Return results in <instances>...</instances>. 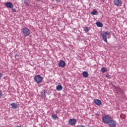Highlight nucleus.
<instances>
[{"label": "nucleus", "mask_w": 127, "mask_h": 127, "mask_svg": "<svg viewBox=\"0 0 127 127\" xmlns=\"http://www.w3.org/2000/svg\"><path fill=\"white\" fill-rule=\"evenodd\" d=\"M11 106L13 109H17L18 108L17 104L15 103H12Z\"/></svg>", "instance_id": "12"}, {"label": "nucleus", "mask_w": 127, "mask_h": 127, "mask_svg": "<svg viewBox=\"0 0 127 127\" xmlns=\"http://www.w3.org/2000/svg\"><path fill=\"white\" fill-rule=\"evenodd\" d=\"M101 37L102 38L103 40L106 43H108L107 35H111V33L110 32L103 31L101 33Z\"/></svg>", "instance_id": "1"}, {"label": "nucleus", "mask_w": 127, "mask_h": 127, "mask_svg": "<svg viewBox=\"0 0 127 127\" xmlns=\"http://www.w3.org/2000/svg\"><path fill=\"white\" fill-rule=\"evenodd\" d=\"M76 123H77V120L74 118L70 119L68 121V125L70 126H74L76 125Z\"/></svg>", "instance_id": "5"}, {"label": "nucleus", "mask_w": 127, "mask_h": 127, "mask_svg": "<svg viewBox=\"0 0 127 127\" xmlns=\"http://www.w3.org/2000/svg\"><path fill=\"white\" fill-rule=\"evenodd\" d=\"M41 96L43 98H45V97H46V96H45V91L41 92Z\"/></svg>", "instance_id": "19"}, {"label": "nucleus", "mask_w": 127, "mask_h": 127, "mask_svg": "<svg viewBox=\"0 0 127 127\" xmlns=\"http://www.w3.org/2000/svg\"><path fill=\"white\" fill-rule=\"evenodd\" d=\"M52 118L53 120H56L58 118V116L57 115V114H53L52 116Z\"/></svg>", "instance_id": "15"}, {"label": "nucleus", "mask_w": 127, "mask_h": 127, "mask_svg": "<svg viewBox=\"0 0 127 127\" xmlns=\"http://www.w3.org/2000/svg\"><path fill=\"white\" fill-rule=\"evenodd\" d=\"M111 76L110 75V74H107L106 75V77L108 78V79H110Z\"/></svg>", "instance_id": "22"}, {"label": "nucleus", "mask_w": 127, "mask_h": 127, "mask_svg": "<svg viewBox=\"0 0 127 127\" xmlns=\"http://www.w3.org/2000/svg\"><path fill=\"white\" fill-rule=\"evenodd\" d=\"M5 5L6 7H8V8H12V7H13V4L10 2H6Z\"/></svg>", "instance_id": "8"}, {"label": "nucleus", "mask_w": 127, "mask_h": 127, "mask_svg": "<svg viewBox=\"0 0 127 127\" xmlns=\"http://www.w3.org/2000/svg\"><path fill=\"white\" fill-rule=\"evenodd\" d=\"M90 30L89 27H85L84 29L85 32H88Z\"/></svg>", "instance_id": "20"}, {"label": "nucleus", "mask_w": 127, "mask_h": 127, "mask_svg": "<svg viewBox=\"0 0 127 127\" xmlns=\"http://www.w3.org/2000/svg\"><path fill=\"white\" fill-rule=\"evenodd\" d=\"M56 89L57 91H62V90H63V87L61 85H58L57 86Z\"/></svg>", "instance_id": "11"}, {"label": "nucleus", "mask_w": 127, "mask_h": 127, "mask_svg": "<svg viewBox=\"0 0 127 127\" xmlns=\"http://www.w3.org/2000/svg\"><path fill=\"white\" fill-rule=\"evenodd\" d=\"M21 32L23 33V36H29L30 34V30L26 27L22 28Z\"/></svg>", "instance_id": "2"}, {"label": "nucleus", "mask_w": 127, "mask_h": 127, "mask_svg": "<svg viewBox=\"0 0 127 127\" xmlns=\"http://www.w3.org/2000/svg\"><path fill=\"white\" fill-rule=\"evenodd\" d=\"M82 75L85 78H88L89 76V73H88L87 71H83L82 72Z\"/></svg>", "instance_id": "13"}, {"label": "nucleus", "mask_w": 127, "mask_h": 127, "mask_svg": "<svg viewBox=\"0 0 127 127\" xmlns=\"http://www.w3.org/2000/svg\"><path fill=\"white\" fill-rule=\"evenodd\" d=\"M22 1H23L24 3H25L26 5H29L28 0H22Z\"/></svg>", "instance_id": "18"}, {"label": "nucleus", "mask_w": 127, "mask_h": 127, "mask_svg": "<svg viewBox=\"0 0 127 127\" xmlns=\"http://www.w3.org/2000/svg\"><path fill=\"white\" fill-rule=\"evenodd\" d=\"M76 127H86L84 125H78L76 126Z\"/></svg>", "instance_id": "23"}, {"label": "nucleus", "mask_w": 127, "mask_h": 127, "mask_svg": "<svg viewBox=\"0 0 127 127\" xmlns=\"http://www.w3.org/2000/svg\"><path fill=\"white\" fill-rule=\"evenodd\" d=\"M114 3L115 5H117V6H120V5H122V0H114Z\"/></svg>", "instance_id": "7"}, {"label": "nucleus", "mask_w": 127, "mask_h": 127, "mask_svg": "<svg viewBox=\"0 0 127 127\" xmlns=\"http://www.w3.org/2000/svg\"><path fill=\"white\" fill-rule=\"evenodd\" d=\"M106 71H107V68H106V67H103L101 68L102 73H106Z\"/></svg>", "instance_id": "16"}, {"label": "nucleus", "mask_w": 127, "mask_h": 127, "mask_svg": "<svg viewBox=\"0 0 127 127\" xmlns=\"http://www.w3.org/2000/svg\"><path fill=\"white\" fill-rule=\"evenodd\" d=\"M91 14H92L93 15H98V13L97 11H91Z\"/></svg>", "instance_id": "17"}, {"label": "nucleus", "mask_w": 127, "mask_h": 127, "mask_svg": "<svg viewBox=\"0 0 127 127\" xmlns=\"http://www.w3.org/2000/svg\"><path fill=\"white\" fill-rule=\"evenodd\" d=\"M109 127H115L116 126H117V122L114 120H111L109 122Z\"/></svg>", "instance_id": "6"}, {"label": "nucleus", "mask_w": 127, "mask_h": 127, "mask_svg": "<svg viewBox=\"0 0 127 127\" xmlns=\"http://www.w3.org/2000/svg\"><path fill=\"white\" fill-rule=\"evenodd\" d=\"M111 120L112 117L109 116H105L102 118V122L104 124H109Z\"/></svg>", "instance_id": "3"}, {"label": "nucleus", "mask_w": 127, "mask_h": 127, "mask_svg": "<svg viewBox=\"0 0 127 127\" xmlns=\"http://www.w3.org/2000/svg\"><path fill=\"white\" fill-rule=\"evenodd\" d=\"M12 9V11H13V12H16V9H15V8H11Z\"/></svg>", "instance_id": "21"}, {"label": "nucleus", "mask_w": 127, "mask_h": 127, "mask_svg": "<svg viewBox=\"0 0 127 127\" xmlns=\"http://www.w3.org/2000/svg\"><path fill=\"white\" fill-rule=\"evenodd\" d=\"M94 102L97 106H101L102 105V101L99 99H95L94 100Z\"/></svg>", "instance_id": "9"}, {"label": "nucleus", "mask_w": 127, "mask_h": 127, "mask_svg": "<svg viewBox=\"0 0 127 127\" xmlns=\"http://www.w3.org/2000/svg\"><path fill=\"white\" fill-rule=\"evenodd\" d=\"M16 127H21V125L17 126Z\"/></svg>", "instance_id": "27"}, {"label": "nucleus", "mask_w": 127, "mask_h": 127, "mask_svg": "<svg viewBox=\"0 0 127 127\" xmlns=\"http://www.w3.org/2000/svg\"><path fill=\"white\" fill-rule=\"evenodd\" d=\"M66 65L65 62L64 61H60L59 63L60 67H62V68H64Z\"/></svg>", "instance_id": "10"}, {"label": "nucleus", "mask_w": 127, "mask_h": 127, "mask_svg": "<svg viewBox=\"0 0 127 127\" xmlns=\"http://www.w3.org/2000/svg\"><path fill=\"white\" fill-rule=\"evenodd\" d=\"M57 2H60L61 0H55Z\"/></svg>", "instance_id": "26"}, {"label": "nucleus", "mask_w": 127, "mask_h": 127, "mask_svg": "<svg viewBox=\"0 0 127 127\" xmlns=\"http://www.w3.org/2000/svg\"><path fill=\"white\" fill-rule=\"evenodd\" d=\"M1 77H2V74L1 73H0V80L1 79Z\"/></svg>", "instance_id": "25"}, {"label": "nucleus", "mask_w": 127, "mask_h": 127, "mask_svg": "<svg viewBox=\"0 0 127 127\" xmlns=\"http://www.w3.org/2000/svg\"><path fill=\"white\" fill-rule=\"evenodd\" d=\"M35 82L37 84H40L42 81V77L40 75H37L34 77Z\"/></svg>", "instance_id": "4"}, {"label": "nucleus", "mask_w": 127, "mask_h": 127, "mask_svg": "<svg viewBox=\"0 0 127 127\" xmlns=\"http://www.w3.org/2000/svg\"><path fill=\"white\" fill-rule=\"evenodd\" d=\"M1 97H2V92L0 91V98H1Z\"/></svg>", "instance_id": "24"}, {"label": "nucleus", "mask_w": 127, "mask_h": 127, "mask_svg": "<svg viewBox=\"0 0 127 127\" xmlns=\"http://www.w3.org/2000/svg\"><path fill=\"white\" fill-rule=\"evenodd\" d=\"M96 24L97 27H103V23H102L101 22H97Z\"/></svg>", "instance_id": "14"}]
</instances>
